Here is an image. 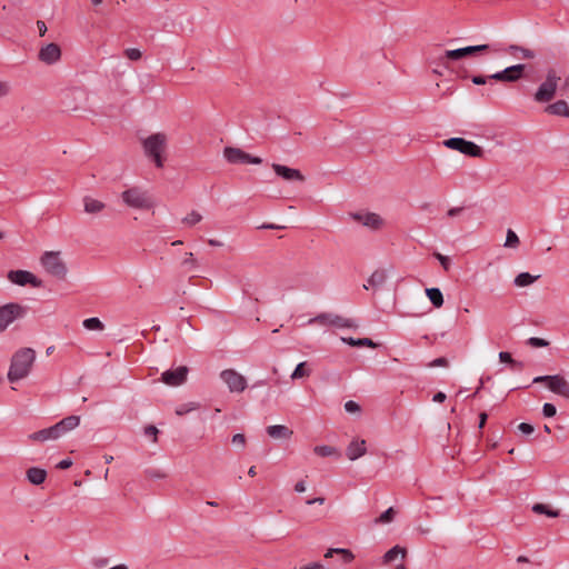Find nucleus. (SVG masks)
Returning a JSON list of instances; mask_svg holds the SVG:
<instances>
[{
  "mask_svg": "<svg viewBox=\"0 0 569 569\" xmlns=\"http://www.w3.org/2000/svg\"><path fill=\"white\" fill-rule=\"evenodd\" d=\"M36 360V351L32 348H21L12 356L8 371L10 382L19 381L26 378Z\"/></svg>",
  "mask_w": 569,
  "mask_h": 569,
  "instance_id": "nucleus-1",
  "label": "nucleus"
},
{
  "mask_svg": "<svg viewBox=\"0 0 569 569\" xmlns=\"http://www.w3.org/2000/svg\"><path fill=\"white\" fill-rule=\"evenodd\" d=\"M40 262L46 272L50 276L57 278L58 280L66 279L68 268L59 251H46L41 256Z\"/></svg>",
  "mask_w": 569,
  "mask_h": 569,
  "instance_id": "nucleus-2",
  "label": "nucleus"
},
{
  "mask_svg": "<svg viewBox=\"0 0 569 569\" xmlns=\"http://www.w3.org/2000/svg\"><path fill=\"white\" fill-rule=\"evenodd\" d=\"M143 150L151 158L157 168L163 167L162 152L166 149L167 137L163 133H153L143 140Z\"/></svg>",
  "mask_w": 569,
  "mask_h": 569,
  "instance_id": "nucleus-3",
  "label": "nucleus"
},
{
  "mask_svg": "<svg viewBox=\"0 0 569 569\" xmlns=\"http://www.w3.org/2000/svg\"><path fill=\"white\" fill-rule=\"evenodd\" d=\"M560 81L561 78L556 69H549L545 81L538 87L535 93V100L539 103L551 101L556 96Z\"/></svg>",
  "mask_w": 569,
  "mask_h": 569,
  "instance_id": "nucleus-4",
  "label": "nucleus"
},
{
  "mask_svg": "<svg viewBox=\"0 0 569 569\" xmlns=\"http://www.w3.org/2000/svg\"><path fill=\"white\" fill-rule=\"evenodd\" d=\"M123 202L134 209H151L153 200L147 191L138 187L129 188L121 193Z\"/></svg>",
  "mask_w": 569,
  "mask_h": 569,
  "instance_id": "nucleus-5",
  "label": "nucleus"
},
{
  "mask_svg": "<svg viewBox=\"0 0 569 569\" xmlns=\"http://www.w3.org/2000/svg\"><path fill=\"white\" fill-rule=\"evenodd\" d=\"M28 308L17 302H9L0 307V332L4 331L13 321L27 315Z\"/></svg>",
  "mask_w": 569,
  "mask_h": 569,
  "instance_id": "nucleus-6",
  "label": "nucleus"
},
{
  "mask_svg": "<svg viewBox=\"0 0 569 569\" xmlns=\"http://www.w3.org/2000/svg\"><path fill=\"white\" fill-rule=\"evenodd\" d=\"M443 146L469 157L481 158L483 156V150L480 146L463 138L453 137L446 139Z\"/></svg>",
  "mask_w": 569,
  "mask_h": 569,
  "instance_id": "nucleus-7",
  "label": "nucleus"
},
{
  "mask_svg": "<svg viewBox=\"0 0 569 569\" xmlns=\"http://www.w3.org/2000/svg\"><path fill=\"white\" fill-rule=\"evenodd\" d=\"M223 157L224 159L232 164H261L262 159L257 156H252L250 153L244 152L240 148L236 147H226L223 149Z\"/></svg>",
  "mask_w": 569,
  "mask_h": 569,
  "instance_id": "nucleus-8",
  "label": "nucleus"
},
{
  "mask_svg": "<svg viewBox=\"0 0 569 569\" xmlns=\"http://www.w3.org/2000/svg\"><path fill=\"white\" fill-rule=\"evenodd\" d=\"M309 323H318L321 326H332L337 328H357V325L351 319L343 318L339 315L322 312L311 318Z\"/></svg>",
  "mask_w": 569,
  "mask_h": 569,
  "instance_id": "nucleus-9",
  "label": "nucleus"
},
{
  "mask_svg": "<svg viewBox=\"0 0 569 569\" xmlns=\"http://www.w3.org/2000/svg\"><path fill=\"white\" fill-rule=\"evenodd\" d=\"M220 378L230 392H242L247 388V379L233 369L222 370Z\"/></svg>",
  "mask_w": 569,
  "mask_h": 569,
  "instance_id": "nucleus-10",
  "label": "nucleus"
},
{
  "mask_svg": "<svg viewBox=\"0 0 569 569\" xmlns=\"http://www.w3.org/2000/svg\"><path fill=\"white\" fill-rule=\"evenodd\" d=\"M525 69L526 64H513L501 71H497L496 73L490 74L489 79L501 82H516L522 77Z\"/></svg>",
  "mask_w": 569,
  "mask_h": 569,
  "instance_id": "nucleus-11",
  "label": "nucleus"
},
{
  "mask_svg": "<svg viewBox=\"0 0 569 569\" xmlns=\"http://www.w3.org/2000/svg\"><path fill=\"white\" fill-rule=\"evenodd\" d=\"M8 279L18 286L30 284L33 288H40L42 286V281L27 270H11L8 272Z\"/></svg>",
  "mask_w": 569,
  "mask_h": 569,
  "instance_id": "nucleus-12",
  "label": "nucleus"
},
{
  "mask_svg": "<svg viewBox=\"0 0 569 569\" xmlns=\"http://www.w3.org/2000/svg\"><path fill=\"white\" fill-rule=\"evenodd\" d=\"M189 369L180 366L174 370H166L161 375V381L171 387H178L186 382Z\"/></svg>",
  "mask_w": 569,
  "mask_h": 569,
  "instance_id": "nucleus-13",
  "label": "nucleus"
},
{
  "mask_svg": "<svg viewBox=\"0 0 569 569\" xmlns=\"http://www.w3.org/2000/svg\"><path fill=\"white\" fill-rule=\"evenodd\" d=\"M271 167H272L273 171L276 172V174L286 181L305 182V180H306L305 176L298 169L289 168L287 166L279 164V163H272Z\"/></svg>",
  "mask_w": 569,
  "mask_h": 569,
  "instance_id": "nucleus-14",
  "label": "nucleus"
},
{
  "mask_svg": "<svg viewBox=\"0 0 569 569\" xmlns=\"http://www.w3.org/2000/svg\"><path fill=\"white\" fill-rule=\"evenodd\" d=\"M351 218L372 230L380 229L383 223L381 217L373 212H356L351 213Z\"/></svg>",
  "mask_w": 569,
  "mask_h": 569,
  "instance_id": "nucleus-15",
  "label": "nucleus"
},
{
  "mask_svg": "<svg viewBox=\"0 0 569 569\" xmlns=\"http://www.w3.org/2000/svg\"><path fill=\"white\" fill-rule=\"evenodd\" d=\"M548 389L569 400V382L562 376H551Z\"/></svg>",
  "mask_w": 569,
  "mask_h": 569,
  "instance_id": "nucleus-16",
  "label": "nucleus"
},
{
  "mask_svg": "<svg viewBox=\"0 0 569 569\" xmlns=\"http://www.w3.org/2000/svg\"><path fill=\"white\" fill-rule=\"evenodd\" d=\"M61 57L60 47L56 43H49L46 47L41 48L39 52V60L47 63L53 64Z\"/></svg>",
  "mask_w": 569,
  "mask_h": 569,
  "instance_id": "nucleus-17",
  "label": "nucleus"
},
{
  "mask_svg": "<svg viewBox=\"0 0 569 569\" xmlns=\"http://www.w3.org/2000/svg\"><path fill=\"white\" fill-rule=\"evenodd\" d=\"M80 423V417L79 416H68L66 418H63L62 420H60L59 422H57L54 426V429L57 430V435L58 437H62L63 435H66L68 431H71L73 430L74 428H77Z\"/></svg>",
  "mask_w": 569,
  "mask_h": 569,
  "instance_id": "nucleus-18",
  "label": "nucleus"
},
{
  "mask_svg": "<svg viewBox=\"0 0 569 569\" xmlns=\"http://www.w3.org/2000/svg\"><path fill=\"white\" fill-rule=\"evenodd\" d=\"M367 452L366 440H352L347 447L346 455L349 460L355 461Z\"/></svg>",
  "mask_w": 569,
  "mask_h": 569,
  "instance_id": "nucleus-19",
  "label": "nucleus"
},
{
  "mask_svg": "<svg viewBox=\"0 0 569 569\" xmlns=\"http://www.w3.org/2000/svg\"><path fill=\"white\" fill-rule=\"evenodd\" d=\"M29 439L32 441L44 442L47 440L59 439V437L57 435V430L54 429V426H51L49 428H44L39 431L30 433Z\"/></svg>",
  "mask_w": 569,
  "mask_h": 569,
  "instance_id": "nucleus-20",
  "label": "nucleus"
},
{
  "mask_svg": "<svg viewBox=\"0 0 569 569\" xmlns=\"http://www.w3.org/2000/svg\"><path fill=\"white\" fill-rule=\"evenodd\" d=\"M83 97H84V92L79 88H74V89H70V90H67L63 92L61 102L67 110H77L78 106L69 102L68 100H69V98H72L73 100H78V99L82 100Z\"/></svg>",
  "mask_w": 569,
  "mask_h": 569,
  "instance_id": "nucleus-21",
  "label": "nucleus"
},
{
  "mask_svg": "<svg viewBox=\"0 0 569 569\" xmlns=\"http://www.w3.org/2000/svg\"><path fill=\"white\" fill-rule=\"evenodd\" d=\"M269 437L272 439H289L293 431L283 425H272L266 429Z\"/></svg>",
  "mask_w": 569,
  "mask_h": 569,
  "instance_id": "nucleus-22",
  "label": "nucleus"
},
{
  "mask_svg": "<svg viewBox=\"0 0 569 569\" xmlns=\"http://www.w3.org/2000/svg\"><path fill=\"white\" fill-rule=\"evenodd\" d=\"M545 111L552 116L569 118V106L565 100H558L547 106Z\"/></svg>",
  "mask_w": 569,
  "mask_h": 569,
  "instance_id": "nucleus-23",
  "label": "nucleus"
},
{
  "mask_svg": "<svg viewBox=\"0 0 569 569\" xmlns=\"http://www.w3.org/2000/svg\"><path fill=\"white\" fill-rule=\"evenodd\" d=\"M387 280V273L385 270H376L367 280V284H363V288L368 290L369 288L378 289L383 286Z\"/></svg>",
  "mask_w": 569,
  "mask_h": 569,
  "instance_id": "nucleus-24",
  "label": "nucleus"
},
{
  "mask_svg": "<svg viewBox=\"0 0 569 569\" xmlns=\"http://www.w3.org/2000/svg\"><path fill=\"white\" fill-rule=\"evenodd\" d=\"M26 476L29 482L39 486L44 482L47 478V471L39 467H31L27 470Z\"/></svg>",
  "mask_w": 569,
  "mask_h": 569,
  "instance_id": "nucleus-25",
  "label": "nucleus"
},
{
  "mask_svg": "<svg viewBox=\"0 0 569 569\" xmlns=\"http://www.w3.org/2000/svg\"><path fill=\"white\" fill-rule=\"evenodd\" d=\"M341 341L351 347L376 348L377 343L370 338L341 337Z\"/></svg>",
  "mask_w": 569,
  "mask_h": 569,
  "instance_id": "nucleus-26",
  "label": "nucleus"
},
{
  "mask_svg": "<svg viewBox=\"0 0 569 569\" xmlns=\"http://www.w3.org/2000/svg\"><path fill=\"white\" fill-rule=\"evenodd\" d=\"M507 51L510 54L522 59H533L536 57L535 51L518 44H510L507 48Z\"/></svg>",
  "mask_w": 569,
  "mask_h": 569,
  "instance_id": "nucleus-27",
  "label": "nucleus"
},
{
  "mask_svg": "<svg viewBox=\"0 0 569 569\" xmlns=\"http://www.w3.org/2000/svg\"><path fill=\"white\" fill-rule=\"evenodd\" d=\"M83 206H84V211L87 213H98V212L102 211L106 207V204L102 201L93 199L91 197L83 198Z\"/></svg>",
  "mask_w": 569,
  "mask_h": 569,
  "instance_id": "nucleus-28",
  "label": "nucleus"
},
{
  "mask_svg": "<svg viewBox=\"0 0 569 569\" xmlns=\"http://www.w3.org/2000/svg\"><path fill=\"white\" fill-rule=\"evenodd\" d=\"M426 295L430 302L436 307L440 308L443 305V295L439 288H427Z\"/></svg>",
  "mask_w": 569,
  "mask_h": 569,
  "instance_id": "nucleus-29",
  "label": "nucleus"
},
{
  "mask_svg": "<svg viewBox=\"0 0 569 569\" xmlns=\"http://www.w3.org/2000/svg\"><path fill=\"white\" fill-rule=\"evenodd\" d=\"M341 555L342 557V561L345 563H348L350 562L352 559H353V555L352 552L349 550V549H345V548H330L328 549V551L325 553V557L326 558H331L333 557V555Z\"/></svg>",
  "mask_w": 569,
  "mask_h": 569,
  "instance_id": "nucleus-30",
  "label": "nucleus"
},
{
  "mask_svg": "<svg viewBox=\"0 0 569 569\" xmlns=\"http://www.w3.org/2000/svg\"><path fill=\"white\" fill-rule=\"evenodd\" d=\"M539 277L540 276H532L529 272H521L515 278L513 283L517 287H527L539 279Z\"/></svg>",
  "mask_w": 569,
  "mask_h": 569,
  "instance_id": "nucleus-31",
  "label": "nucleus"
},
{
  "mask_svg": "<svg viewBox=\"0 0 569 569\" xmlns=\"http://www.w3.org/2000/svg\"><path fill=\"white\" fill-rule=\"evenodd\" d=\"M532 511L539 515H546L550 518H557L560 515L559 510L550 509L549 506L545 503H535L532 506Z\"/></svg>",
  "mask_w": 569,
  "mask_h": 569,
  "instance_id": "nucleus-32",
  "label": "nucleus"
},
{
  "mask_svg": "<svg viewBox=\"0 0 569 569\" xmlns=\"http://www.w3.org/2000/svg\"><path fill=\"white\" fill-rule=\"evenodd\" d=\"M401 556L402 558L406 557L407 555V550L400 546H395L392 547L391 549H389L385 556H383V561L385 562H391L393 561L398 556Z\"/></svg>",
  "mask_w": 569,
  "mask_h": 569,
  "instance_id": "nucleus-33",
  "label": "nucleus"
},
{
  "mask_svg": "<svg viewBox=\"0 0 569 569\" xmlns=\"http://www.w3.org/2000/svg\"><path fill=\"white\" fill-rule=\"evenodd\" d=\"M499 360L501 362L509 363L516 370H521L523 368V363L512 359L511 355L507 351L499 352Z\"/></svg>",
  "mask_w": 569,
  "mask_h": 569,
  "instance_id": "nucleus-34",
  "label": "nucleus"
},
{
  "mask_svg": "<svg viewBox=\"0 0 569 569\" xmlns=\"http://www.w3.org/2000/svg\"><path fill=\"white\" fill-rule=\"evenodd\" d=\"M82 325L87 330H103L104 328L102 321L97 317L84 319Z\"/></svg>",
  "mask_w": 569,
  "mask_h": 569,
  "instance_id": "nucleus-35",
  "label": "nucleus"
},
{
  "mask_svg": "<svg viewBox=\"0 0 569 569\" xmlns=\"http://www.w3.org/2000/svg\"><path fill=\"white\" fill-rule=\"evenodd\" d=\"M313 451L319 457H330L333 455H338V451L335 447L327 446V445L316 446Z\"/></svg>",
  "mask_w": 569,
  "mask_h": 569,
  "instance_id": "nucleus-36",
  "label": "nucleus"
},
{
  "mask_svg": "<svg viewBox=\"0 0 569 569\" xmlns=\"http://www.w3.org/2000/svg\"><path fill=\"white\" fill-rule=\"evenodd\" d=\"M306 366H307L306 361L298 363L297 367L295 368L293 372L291 373V379L297 380V379L308 377L310 375V371L306 368Z\"/></svg>",
  "mask_w": 569,
  "mask_h": 569,
  "instance_id": "nucleus-37",
  "label": "nucleus"
},
{
  "mask_svg": "<svg viewBox=\"0 0 569 569\" xmlns=\"http://www.w3.org/2000/svg\"><path fill=\"white\" fill-rule=\"evenodd\" d=\"M519 237L517 236V233L512 230V229H508L507 230V237H506V242H505V247L507 248H516L519 246Z\"/></svg>",
  "mask_w": 569,
  "mask_h": 569,
  "instance_id": "nucleus-38",
  "label": "nucleus"
},
{
  "mask_svg": "<svg viewBox=\"0 0 569 569\" xmlns=\"http://www.w3.org/2000/svg\"><path fill=\"white\" fill-rule=\"evenodd\" d=\"M488 48H489L488 44H478V46H468V47H463V48H460V49L463 52L462 57L466 58V57L471 56V54H473L476 52L485 51Z\"/></svg>",
  "mask_w": 569,
  "mask_h": 569,
  "instance_id": "nucleus-39",
  "label": "nucleus"
},
{
  "mask_svg": "<svg viewBox=\"0 0 569 569\" xmlns=\"http://www.w3.org/2000/svg\"><path fill=\"white\" fill-rule=\"evenodd\" d=\"M202 220V216L198 211H191L182 219V222L189 226H194Z\"/></svg>",
  "mask_w": 569,
  "mask_h": 569,
  "instance_id": "nucleus-40",
  "label": "nucleus"
},
{
  "mask_svg": "<svg viewBox=\"0 0 569 569\" xmlns=\"http://www.w3.org/2000/svg\"><path fill=\"white\" fill-rule=\"evenodd\" d=\"M395 515H396L395 509L392 507H390L386 511H383L376 521L380 522V523H389L393 520Z\"/></svg>",
  "mask_w": 569,
  "mask_h": 569,
  "instance_id": "nucleus-41",
  "label": "nucleus"
},
{
  "mask_svg": "<svg viewBox=\"0 0 569 569\" xmlns=\"http://www.w3.org/2000/svg\"><path fill=\"white\" fill-rule=\"evenodd\" d=\"M181 264L187 270H192V269L197 268V260L194 259L193 253L187 252Z\"/></svg>",
  "mask_w": 569,
  "mask_h": 569,
  "instance_id": "nucleus-42",
  "label": "nucleus"
},
{
  "mask_svg": "<svg viewBox=\"0 0 569 569\" xmlns=\"http://www.w3.org/2000/svg\"><path fill=\"white\" fill-rule=\"evenodd\" d=\"M197 408H198V403H194V402L183 403V405H180L179 407H177L176 415L184 416L186 413H188L192 410H196Z\"/></svg>",
  "mask_w": 569,
  "mask_h": 569,
  "instance_id": "nucleus-43",
  "label": "nucleus"
},
{
  "mask_svg": "<svg viewBox=\"0 0 569 569\" xmlns=\"http://www.w3.org/2000/svg\"><path fill=\"white\" fill-rule=\"evenodd\" d=\"M527 345L532 348H543L549 346V341L543 338L531 337L527 340Z\"/></svg>",
  "mask_w": 569,
  "mask_h": 569,
  "instance_id": "nucleus-44",
  "label": "nucleus"
},
{
  "mask_svg": "<svg viewBox=\"0 0 569 569\" xmlns=\"http://www.w3.org/2000/svg\"><path fill=\"white\" fill-rule=\"evenodd\" d=\"M124 56L129 59V60H132V61H137L139 59H141L142 57V53L139 49L137 48H128L124 50Z\"/></svg>",
  "mask_w": 569,
  "mask_h": 569,
  "instance_id": "nucleus-45",
  "label": "nucleus"
},
{
  "mask_svg": "<svg viewBox=\"0 0 569 569\" xmlns=\"http://www.w3.org/2000/svg\"><path fill=\"white\" fill-rule=\"evenodd\" d=\"M462 53L463 52L461 51L460 48L459 49H453V50H447L445 52V57L443 58L447 59V60H459V59L463 58Z\"/></svg>",
  "mask_w": 569,
  "mask_h": 569,
  "instance_id": "nucleus-46",
  "label": "nucleus"
},
{
  "mask_svg": "<svg viewBox=\"0 0 569 569\" xmlns=\"http://www.w3.org/2000/svg\"><path fill=\"white\" fill-rule=\"evenodd\" d=\"M557 413V408L555 405L552 403H549V402H546L543 406H542V415L546 417V418H551L553 416H556Z\"/></svg>",
  "mask_w": 569,
  "mask_h": 569,
  "instance_id": "nucleus-47",
  "label": "nucleus"
},
{
  "mask_svg": "<svg viewBox=\"0 0 569 569\" xmlns=\"http://www.w3.org/2000/svg\"><path fill=\"white\" fill-rule=\"evenodd\" d=\"M433 256L440 262L441 267L446 271H448L450 269L451 261H450V259L447 256H443V254H441L439 252H435Z\"/></svg>",
  "mask_w": 569,
  "mask_h": 569,
  "instance_id": "nucleus-48",
  "label": "nucleus"
},
{
  "mask_svg": "<svg viewBox=\"0 0 569 569\" xmlns=\"http://www.w3.org/2000/svg\"><path fill=\"white\" fill-rule=\"evenodd\" d=\"M242 292L249 299L258 301V297L256 296V292L252 290V284L251 283H244L243 287H242Z\"/></svg>",
  "mask_w": 569,
  "mask_h": 569,
  "instance_id": "nucleus-49",
  "label": "nucleus"
},
{
  "mask_svg": "<svg viewBox=\"0 0 569 569\" xmlns=\"http://www.w3.org/2000/svg\"><path fill=\"white\" fill-rule=\"evenodd\" d=\"M345 410L349 413H356L360 411V406L353 400H348L345 403Z\"/></svg>",
  "mask_w": 569,
  "mask_h": 569,
  "instance_id": "nucleus-50",
  "label": "nucleus"
},
{
  "mask_svg": "<svg viewBox=\"0 0 569 569\" xmlns=\"http://www.w3.org/2000/svg\"><path fill=\"white\" fill-rule=\"evenodd\" d=\"M518 430H519L521 433L529 436V435L533 433L535 428H533V426H532V425H530V423L521 422V423H519V425H518Z\"/></svg>",
  "mask_w": 569,
  "mask_h": 569,
  "instance_id": "nucleus-51",
  "label": "nucleus"
},
{
  "mask_svg": "<svg viewBox=\"0 0 569 569\" xmlns=\"http://www.w3.org/2000/svg\"><path fill=\"white\" fill-rule=\"evenodd\" d=\"M428 366L429 367H448L449 361L445 357H439V358H436L435 360H432Z\"/></svg>",
  "mask_w": 569,
  "mask_h": 569,
  "instance_id": "nucleus-52",
  "label": "nucleus"
},
{
  "mask_svg": "<svg viewBox=\"0 0 569 569\" xmlns=\"http://www.w3.org/2000/svg\"><path fill=\"white\" fill-rule=\"evenodd\" d=\"M232 443L240 446L241 448L246 445V437L243 433H236L232 437Z\"/></svg>",
  "mask_w": 569,
  "mask_h": 569,
  "instance_id": "nucleus-53",
  "label": "nucleus"
},
{
  "mask_svg": "<svg viewBox=\"0 0 569 569\" xmlns=\"http://www.w3.org/2000/svg\"><path fill=\"white\" fill-rule=\"evenodd\" d=\"M488 80H490V79H489V76H488V77H485V76H480V74H478V76H473V77L471 78L472 83H475V84H477V86H483V84H486V83H487V81H488Z\"/></svg>",
  "mask_w": 569,
  "mask_h": 569,
  "instance_id": "nucleus-54",
  "label": "nucleus"
},
{
  "mask_svg": "<svg viewBox=\"0 0 569 569\" xmlns=\"http://www.w3.org/2000/svg\"><path fill=\"white\" fill-rule=\"evenodd\" d=\"M465 210L463 207H453L447 211V216L450 218L458 217Z\"/></svg>",
  "mask_w": 569,
  "mask_h": 569,
  "instance_id": "nucleus-55",
  "label": "nucleus"
},
{
  "mask_svg": "<svg viewBox=\"0 0 569 569\" xmlns=\"http://www.w3.org/2000/svg\"><path fill=\"white\" fill-rule=\"evenodd\" d=\"M146 475L150 478H158V479L164 478V475L160 470H157V469H147Z\"/></svg>",
  "mask_w": 569,
  "mask_h": 569,
  "instance_id": "nucleus-56",
  "label": "nucleus"
},
{
  "mask_svg": "<svg viewBox=\"0 0 569 569\" xmlns=\"http://www.w3.org/2000/svg\"><path fill=\"white\" fill-rule=\"evenodd\" d=\"M299 569H328L320 562H311L305 566H301Z\"/></svg>",
  "mask_w": 569,
  "mask_h": 569,
  "instance_id": "nucleus-57",
  "label": "nucleus"
},
{
  "mask_svg": "<svg viewBox=\"0 0 569 569\" xmlns=\"http://www.w3.org/2000/svg\"><path fill=\"white\" fill-rule=\"evenodd\" d=\"M550 378L551 376H538V377H535L532 382L533 383H541V382H546L547 383V387L549 386V382H550Z\"/></svg>",
  "mask_w": 569,
  "mask_h": 569,
  "instance_id": "nucleus-58",
  "label": "nucleus"
},
{
  "mask_svg": "<svg viewBox=\"0 0 569 569\" xmlns=\"http://www.w3.org/2000/svg\"><path fill=\"white\" fill-rule=\"evenodd\" d=\"M144 433L146 436H153V437H157L158 435V429L154 427V426H148L146 427L144 429ZM157 440V438H154V441Z\"/></svg>",
  "mask_w": 569,
  "mask_h": 569,
  "instance_id": "nucleus-59",
  "label": "nucleus"
},
{
  "mask_svg": "<svg viewBox=\"0 0 569 569\" xmlns=\"http://www.w3.org/2000/svg\"><path fill=\"white\" fill-rule=\"evenodd\" d=\"M72 466V461L70 459H63L61 460L58 465H57V468L58 469H68Z\"/></svg>",
  "mask_w": 569,
  "mask_h": 569,
  "instance_id": "nucleus-60",
  "label": "nucleus"
},
{
  "mask_svg": "<svg viewBox=\"0 0 569 569\" xmlns=\"http://www.w3.org/2000/svg\"><path fill=\"white\" fill-rule=\"evenodd\" d=\"M37 28L39 30L40 37H43L46 34V32H47V26H46L44 21L38 20L37 21Z\"/></svg>",
  "mask_w": 569,
  "mask_h": 569,
  "instance_id": "nucleus-61",
  "label": "nucleus"
},
{
  "mask_svg": "<svg viewBox=\"0 0 569 569\" xmlns=\"http://www.w3.org/2000/svg\"><path fill=\"white\" fill-rule=\"evenodd\" d=\"M446 398H447V396L445 392L438 391L437 393L433 395L432 400L435 402H443L446 400Z\"/></svg>",
  "mask_w": 569,
  "mask_h": 569,
  "instance_id": "nucleus-62",
  "label": "nucleus"
},
{
  "mask_svg": "<svg viewBox=\"0 0 569 569\" xmlns=\"http://www.w3.org/2000/svg\"><path fill=\"white\" fill-rule=\"evenodd\" d=\"M487 419H488L487 412H485V411L480 412V415H479V426H478L479 429H482L485 427V425L487 422Z\"/></svg>",
  "mask_w": 569,
  "mask_h": 569,
  "instance_id": "nucleus-63",
  "label": "nucleus"
},
{
  "mask_svg": "<svg viewBox=\"0 0 569 569\" xmlns=\"http://www.w3.org/2000/svg\"><path fill=\"white\" fill-rule=\"evenodd\" d=\"M558 88H560L561 91L569 89V76L566 77L561 83H559Z\"/></svg>",
  "mask_w": 569,
  "mask_h": 569,
  "instance_id": "nucleus-64",
  "label": "nucleus"
}]
</instances>
